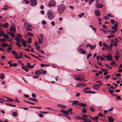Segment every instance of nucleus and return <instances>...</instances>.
I'll use <instances>...</instances> for the list:
<instances>
[{"label":"nucleus","instance_id":"1","mask_svg":"<svg viewBox=\"0 0 122 122\" xmlns=\"http://www.w3.org/2000/svg\"><path fill=\"white\" fill-rule=\"evenodd\" d=\"M57 7L58 11L60 14L62 13L65 9V6L63 4L59 5Z\"/></svg>","mask_w":122,"mask_h":122},{"label":"nucleus","instance_id":"2","mask_svg":"<svg viewBox=\"0 0 122 122\" xmlns=\"http://www.w3.org/2000/svg\"><path fill=\"white\" fill-rule=\"evenodd\" d=\"M54 14L50 10H49L47 12V16L50 20L52 19L54 17Z\"/></svg>","mask_w":122,"mask_h":122},{"label":"nucleus","instance_id":"3","mask_svg":"<svg viewBox=\"0 0 122 122\" xmlns=\"http://www.w3.org/2000/svg\"><path fill=\"white\" fill-rule=\"evenodd\" d=\"M60 111L61 112L63 113V115L61 113H59L58 114V115L60 116L66 117V116L68 115L69 114V113L66 111L61 110Z\"/></svg>","mask_w":122,"mask_h":122},{"label":"nucleus","instance_id":"4","mask_svg":"<svg viewBox=\"0 0 122 122\" xmlns=\"http://www.w3.org/2000/svg\"><path fill=\"white\" fill-rule=\"evenodd\" d=\"M56 4V2L55 1L51 0L49 2L48 6L49 7H51L55 5Z\"/></svg>","mask_w":122,"mask_h":122},{"label":"nucleus","instance_id":"5","mask_svg":"<svg viewBox=\"0 0 122 122\" xmlns=\"http://www.w3.org/2000/svg\"><path fill=\"white\" fill-rule=\"evenodd\" d=\"M30 2L31 5L33 6H35L37 4L36 0H30Z\"/></svg>","mask_w":122,"mask_h":122},{"label":"nucleus","instance_id":"6","mask_svg":"<svg viewBox=\"0 0 122 122\" xmlns=\"http://www.w3.org/2000/svg\"><path fill=\"white\" fill-rule=\"evenodd\" d=\"M87 84L83 83H79L77 84L76 86V87H83L85 86Z\"/></svg>","mask_w":122,"mask_h":122},{"label":"nucleus","instance_id":"7","mask_svg":"<svg viewBox=\"0 0 122 122\" xmlns=\"http://www.w3.org/2000/svg\"><path fill=\"white\" fill-rule=\"evenodd\" d=\"M106 58L107 60L110 61L112 60V57L110 54L108 53V55H107L106 56Z\"/></svg>","mask_w":122,"mask_h":122},{"label":"nucleus","instance_id":"8","mask_svg":"<svg viewBox=\"0 0 122 122\" xmlns=\"http://www.w3.org/2000/svg\"><path fill=\"white\" fill-rule=\"evenodd\" d=\"M42 70H37L35 72L36 75H39L42 73Z\"/></svg>","mask_w":122,"mask_h":122},{"label":"nucleus","instance_id":"9","mask_svg":"<svg viewBox=\"0 0 122 122\" xmlns=\"http://www.w3.org/2000/svg\"><path fill=\"white\" fill-rule=\"evenodd\" d=\"M27 65L25 66L26 67L30 68V69H32L33 68L35 65V64H33L31 65L28 62H27Z\"/></svg>","mask_w":122,"mask_h":122},{"label":"nucleus","instance_id":"10","mask_svg":"<svg viewBox=\"0 0 122 122\" xmlns=\"http://www.w3.org/2000/svg\"><path fill=\"white\" fill-rule=\"evenodd\" d=\"M79 102L77 100L73 101L72 102L71 105L73 106L79 105Z\"/></svg>","mask_w":122,"mask_h":122},{"label":"nucleus","instance_id":"11","mask_svg":"<svg viewBox=\"0 0 122 122\" xmlns=\"http://www.w3.org/2000/svg\"><path fill=\"white\" fill-rule=\"evenodd\" d=\"M9 30L12 32L14 33L16 31V29L14 27L12 26L10 27Z\"/></svg>","mask_w":122,"mask_h":122},{"label":"nucleus","instance_id":"12","mask_svg":"<svg viewBox=\"0 0 122 122\" xmlns=\"http://www.w3.org/2000/svg\"><path fill=\"white\" fill-rule=\"evenodd\" d=\"M75 118L78 120H85L86 119L80 116H77L75 117Z\"/></svg>","mask_w":122,"mask_h":122},{"label":"nucleus","instance_id":"13","mask_svg":"<svg viewBox=\"0 0 122 122\" xmlns=\"http://www.w3.org/2000/svg\"><path fill=\"white\" fill-rule=\"evenodd\" d=\"M103 6V5L100 4V3H97L96 4V7L98 8H101Z\"/></svg>","mask_w":122,"mask_h":122},{"label":"nucleus","instance_id":"14","mask_svg":"<svg viewBox=\"0 0 122 122\" xmlns=\"http://www.w3.org/2000/svg\"><path fill=\"white\" fill-rule=\"evenodd\" d=\"M95 14L97 16H100V14L99 10H96L95 11Z\"/></svg>","mask_w":122,"mask_h":122},{"label":"nucleus","instance_id":"15","mask_svg":"<svg viewBox=\"0 0 122 122\" xmlns=\"http://www.w3.org/2000/svg\"><path fill=\"white\" fill-rule=\"evenodd\" d=\"M117 54L115 56V58L116 60L117 61L119 58V55L120 54L117 52Z\"/></svg>","mask_w":122,"mask_h":122},{"label":"nucleus","instance_id":"16","mask_svg":"<svg viewBox=\"0 0 122 122\" xmlns=\"http://www.w3.org/2000/svg\"><path fill=\"white\" fill-rule=\"evenodd\" d=\"M103 46L104 47H105L106 49H108L110 48V47L105 43L103 42Z\"/></svg>","mask_w":122,"mask_h":122},{"label":"nucleus","instance_id":"17","mask_svg":"<svg viewBox=\"0 0 122 122\" xmlns=\"http://www.w3.org/2000/svg\"><path fill=\"white\" fill-rule=\"evenodd\" d=\"M14 56L15 57V58L16 59H18L21 58H23V57H21V55H18V54L17 55H14Z\"/></svg>","mask_w":122,"mask_h":122},{"label":"nucleus","instance_id":"18","mask_svg":"<svg viewBox=\"0 0 122 122\" xmlns=\"http://www.w3.org/2000/svg\"><path fill=\"white\" fill-rule=\"evenodd\" d=\"M24 26L26 27H31V25L29 24L27 22H25L24 23Z\"/></svg>","mask_w":122,"mask_h":122},{"label":"nucleus","instance_id":"19","mask_svg":"<svg viewBox=\"0 0 122 122\" xmlns=\"http://www.w3.org/2000/svg\"><path fill=\"white\" fill-rule=\"evenodd\" d=\"M93 87L94 88L97 89L100 87L99 85L98 84H95L93 86Z\"/></svg>","mask_w":122,"mask_h":122},{"label":"nucleus","instance_id":"20","mask_svg":"<svg viewBox=\"0 0 122 122\" xmlns=\"http://www.w3.org/2000/svg\"><path fill=\"white\" fill-rule=\"evenodd\" d=\"M80 53L81 54H84L86 52L83 49L81 48L79 50Z\"/></svg>","mask_w":122,"mask_h":122},{"label":"nucleus","instance_id":"21","mask_svg":"<svg viewBox=\"0 0 122 122\" xmlns=\"http://www.w3.org/2000/svg\"><path fill=\"white\" fill-rule=\"evenodd\" d=\"M114 120V119L112 117L110 116L108 117V121L109 122H113Z\"/></svg>","mask_w":122,"mask_h":122},{"label":"nucleus","instance_id":"22","mask_svg":"<svg viewBox=\"0 0 122 122\" xmlns=\"http://www.w3.org/2000/svg\"><path fill=\"white\" fill-rule=\"evenodd\" d=\"M1 46L3 47H8V44L7 43H3L1 44Z\"/></svg>","mask_w":122,"mask_h":122},{"label":"nucleus","instance_id":"23","mask_svg":"<svg viewBox=\"0 0 122 122\" xmlns=\"http://www.w3.org/2000/svg\"><path fill=\"white\" fill-rule=\"evenodd\" d=\"M7 32L9 34V35L11 37H14L15 36V35L13 33L9 31H7Z\"/></svg>","mask_w":122,"mask_h":122},{"label":"nucleus","instance_id":"24","mask_svg":"<svg viewBox=\"0 0 122 122\" xmlns=\"http://www.w3.org/2000/svg\"><path fill=\"white\" fill-rule=\"evenodd\" d=\"M6 99H7L8 100H5V101L6 102H10L12 101H14V100L12 99L9 98L7 97H6Z\"/></svg>","mask_w":122,"mask_h":122},{"label":"nucleus","instance_id":"25","mask_svg":"<svg viewBox=\"0 0 122 122\" xmlns=\"http://www.w3.org/2000/svg\"><path fill=\"white\" fill-rule=\"evenodd\" d=\"M78 77H80V76H74V79L75 80H76L77 81H79V80H80V79L79 78H78Z\"/></svg>","mask_w":122,"mask_h":122},{"label":"nucleus","instance_id":"26","mask_svg":"<svg viewBox=\"0 0 122 122\" xmlns=\"http://www.w3.org/2000/svg\"><path fill=\"white\" fill-rule=\"evenodd\" d=\"M10 7L8 6L7 5H4V7L2 8V9L4 10H6L8 8H10Z\"/></svg>","mask_w":122,"mask_h":122},{"label":"nucleus","instance_id":"27","mask_svg":"<svg viewBox=\"0 0 122 122\" xmlns=\"http://www.w3.org/2000/svg\"><path fill=\"white\" fill-rule=\"evenodd\" d=\"M5 77V75L3 73H1L0 74V78L1 80L3 79Z\"/></svg>","mask_w":122,"mask_h":122},{"label":"nucleus","instance_id":"28","mask_svg":"<svg viewBox=\"0 0 122 122\" xmlns=\"http://www.w3.org/2000/svg\"><path fill=\"white\" fill-rule=\"evenodd\" d=\"M22 41L23 45L24 47H25L26 46L27 44L25 41L23 39H22Z\"/></svg>","mask_w":122,"mask_h":122},{"label":"nucleus","instance_id":"29","mask_svg":"<svg viewBox=\"0 0 122 122\" xmlns=\"http://www.w3.org/2000/svg\"><path fill=\"white\" fill-rule=\"evenodd\" d=\"M79 105H80L81 107H86V105L85 103H84L81 102L80 103L79 102Z\"/></svg>","mask_w":122,"mask_h":122},{"label":"nucleus","instance_id":"30","mask_svg":"<svg viewBox=\"0 0 122 122\" xmlns=\"http://www.w3.org/2000/svg\"><path fill=\"white\" fill-rule=\"evenodd\" d=\"M28 99L29 100H30L33 101H34L36 102L37 101V99H36L32 98L31 97L29 98Z\"/></svg>","mask_w":122,"mask_h":122},{"label":"nucleus","instance_id":"31","mask_svg":"<svg viewBox=\"0 0 122 122\" xmlns=\"http://www.w3.org/2000/svg\"><path fill=\"white\" fill-rule=\"evenodd\" d=\"M118 25H116V24H115V25H114V26L112 27V28L114 30H117V27Z\"/></svg>","mask_w":122,"mask_h":122},{"label":"nucleus","instance_id":"32","mask_svg":"<svg viewBox=\"0 0 122 122\" xmlns=\"http://www.w3.org/2000/svg\"><path fill=\"white\" fill-rule=\"evenodd\" d=\"M85 93L88 94V93H94L93 92L91 91V90L87 91L84 92Z\"/></svg>","mask_w":122,"mask_h":122},{"label":"nucleus","instance_id":"33","mask_svg":"<svg viewBox=\"0 0 122 122\" xmlns=\"http://www.w3.org/2000/svg\"><path fill=\"white\" fill-rule=\"evenodd\" d=\"M15 40L17 41L20 42L21 43L22 41V40L21 41L20 39L19 38H16L15 39Z\"/></svg>","mask_w":122,"mask_h":122},{"label":"nucleus","instance_id":"34","mask_svg":"<svg viewBox=\"0 0 122 122\" xmlns=\"http://www.w3.org/2000/svg\"><path fill=\"white\" fill-rule=\"evenodd\" d=\"M115 36L114 34L111 35L109 36H107V37L108 38H113Z\"/></svg>","mask_w":122,"mask_h":122},{"label":"nucleus","instance_id":"35","mask_svg":"<svg viewBox=\"0 0 122 122\" xmlns=\"http://www.w3.org/2000/svg\"><path fill=\"white\" fill-rule=\"evenodd\" d=\"M9 26V24L7 23H5L4 24V26L5 28L8 27Z\"/></svg>","mask_w":122,"mask_h":122},{"label":"nucleus","instance_id":"36","mask_svg":"<svg viewBox=\"0 0 122 122\" xmlns=\"http://www.w3.org/2000/svg\"><path fill=\"white\" fill-rule=\"evenodd\" d=\"M32 40L30 37H29L28 38V40L27 41V42L29 44L31 43Z\"/></svg>","mask_w":122,"mask_h":122},{"label":"nucleus","instance_id":"37","mask_svg":"<svg viewBox=\"0 0 122 122\" xmlns=\"http://www.w3.org/2000/svg\"><path fill=\"white\" fill-rule=\"evenodd\" d=\"M27 35L30 36H33L34 35L31 33L28 32Z\"/></svg>","mask_w":122,"mask_h":122},{"label":"nucleus","instance_id":"38","mask_svg":"<svg viewBox=\"0 0 122 122\" xmlns=\"http://www.w3.org/2000/svg\"><path fill=\"white\" fill-rule=\"evenodd\" d=\"M57 106L59 107H61V108H64L65 107V105H62L60 104H59L57 105Z\"/></svg>","mask_w":122,"mask_h":122},{"label":"nucleus","instance_id":"39","mask_svg":"<svg viewBox=\"0 0 122 122\" xmlns=\"http://www.w3.org/2000/svg\"><path fill=\"white\" fill-rule=\"evenodd\" d=\"M4 34V31H0V36L1 37L2 36H3Z\"/></svg>","mask_w":122,"mask_h":122},{"label":"nucleus","instance_id":"40","mask_svg":"<svg viewBox=\"0 0 122 122\" xmlns=\"http://www.w3.org/2000/svg\"><path fill=\"white\" fill-rule=\"evenodd\" d=\"M3 36L4 37H5L6 39H7L9 38V36L6 34H4Z\"/></svg>","mask_w":122,"mask_h":122},{"label":"nucleus","instance_id":"41","mask_svg":"<svg viewBox=\"0 0 122 122\" xmlns=\"http://www.w3.org/2000/svg\"><path fill=\"white\" fill-rule=\"evenodd\" d=\"M99 118V117L98 116H96L94 117V121H96Z\"/></svg>","mask_w":122,"mask_h":122},{"label":"nucleus","instance_id":"42","mask_svg":"<svg viewBox=\"0 0 122 122\" xmlns=\"http://www.w3.org/2000/svg\"><path fill=\"white\" fill-rule=\"evenodd\" d=\"M40 36L42 40V43H43L44 41V38L42 34H41L40 35Z\"/></svg>","mask_w":122,"mask_h":122},{"label":"nucleus","instance_id":"43","mask_svg":"<svg viewBox=\"0 0 122 122\" xmlns=\"http://www.w3.org/2000/svg\"><path fill=\"white\" fill-rule=\"evenodd\" d=\"M90 111H92V112H94L95 111V109L93 107H91L90 108Z\"/></svg>","mask_w":122,"mask_h":122},{"label":"nucleus","instance_id":"44","mask_svg":"<svg viewBox=\"0 0 122 122\" xmlns=\"http://www.w3.org/2000/svg\"><path fill=\"white\" fill-rule=\"evenodd\" d=\"M84 14V13H81L80 15H78V16L80 18H81L82 16H83Z\"/></svg>","mask_w":122,"mask_h":122},{"label":"nucleus","instance_id":"45","mask_svg":"<svg viewBox=\"0 0 122 122\" xmlns=\"http://www.w3.org/2000/svg\"><path fill=\"white\" fill-rule=\"evenodd\" d=\"M89 26L91 27V28H92V29L93 30H94V31H96V28H93V25H89Z\"/></svg>","mask_w":122,"mask_h":122},{"label":"nucleus","instance_id":"46","mask_svg":"<svg viewBox=\"0 0 122 122\" xmlns=\"http://www.w3.org/2000/svg\"><path fill=\"white\" fill-rule=\"evenodd\" d=\"M86 109L84 108H83L82 109V113H85L86 112Z\"/></svg>","mask_w":122,"mask_h":122},{"label":"nucleus","instance_id":"47","mask_svg":"<svg viewBox=\"0 0 122 122\" xmlns=\"http://www.w3.org/2000/svg\"><path fill=\"white\" fill-rule=\"evenodd\" d=\"M108 32L110 33H115L116 31L115 30H108Z\"/></svg>","mask_w":122,"mask_h":122},{"label":"nucleus","instance_id":"48","mask_svg":"<svg viewBox=\"0 0 122 122\" xmlns=\"http://www.w3.org/2000/svg\"><path fill=\"white\" fill-rule=\"evenodd\" d=\"M12 53L13 54L17 55L18 54V53L15 51L12 50Z\"/></svg>","mask_w":122,"mask_h":122},{"label":"nucleus","instance_id":"49","mask_svg":"<svg viewBox=\"0 0 122 122\" xmlns=\"http://www.w3.org/2000/svg\"><path fill=\"white\" fill-rule=\"evenodd\" d=\"M6 105H7L8 106H12L14 107H15L16 106L15 105L11 104H10L9 103H6Z\"/></svg>","mask_w":122,"mask_h":122},{"label":"nucleus","instance_id":"50","mask_svg":"<svg viewBox=\"0 0 122 122\" xmlns=\"http://www.w3.org/2000/svg\"><path fill=\"white\" fill-rule=\"evenodd\" d=\"M12 115L13 116L15 117L17 116V114L16 112H13Z\"/></svg>","mask_w":122,"mask_h":122},{"label":"nucleus","instance_id":"51","mask_svg":"<svg viewBox=\"0 0 122 122\" xmlns=\"http://www.w3.org/2000/svg\"><path fill=\"white\" fill-rule=\"evenodd\" d=\"M96 46L95 45H91L90 47L91 49H93L95 48Z\"/></svg>","mask_w":122,"mask_h":122},{"label":"nucleus","instance_id":"52","mask_svg":"<svg viewBox=\"0 0 122 122\" xmlns=\"http://www.w3.org/2000/svg\"><path fill=\"white\" fill-rule=\"evenodd\" d=\"M92 55V54H90L89 53V54H88L87 55V59H88L89 57L90 56H91Z\"/></svg>","mask_w":122,"mask_h":122},{"label":"nucleus","instance_id":"53","mask_svg":"<svg viewBox=\"0 0 122 122\" xmlns=\"http://www.w3.org/2000/svg\"><path fill=\"white\" fill-rule=\"evenodd\" d=\"M80 79V80H82V81H85V79L84 77H81L80 76V77H79Z\"/></svg>","mask_w":122,"mask_h":122},{"label":"nucleus","instance_id":"54","mask_svg":"<svg viewBox=\"0 0 122 122\" xmlns=\"http://www.w3.org/2000/svg\"><path fill=\"white\" fill-rule=\"evenodd\" d=\"M32 28H27L25 30L26 31L30 30L31 31H32Z\"/></svg>","mask_w":122,"mask_h":122},{"label":"nucleus","instance_id":"55","mask_svg":"<svg viewBox=\"0 0 122 122\" xmlns=\"http://www.w3.org/2000/svg\"><path fill=\"white\" fill-rule=\"evenodd\" d=\"M4 102V100L2 97L0 98V103H3Z\"/></svg>","mask_w":122,"mask_h":122},{"label":"nucleus","instance_id":"56","mask_svg":"<svg viewBox=\"0 0 122 122\" xmlns=\"http://www.w3.org/2000/svg\"><path fill=\"white\" fill-rule=\"evenodd\" d=\"M100 30L102 31L105 34H107V31L104 30L103 29H100Z\"/></svg>","mask_w":122,"mask_h":122},{"label":"nucleus","instance_id":"57","mask_svg":"<svg viewBox=\"0 0 122 122\" xmlns=\"http://www.w3.org/2000/svg\"><path fill=\"white\" fill-rule=\"evenodd\" d=\"M16 36H17V38H19V37H22V36L20 34H17L16 35Z\"/></svg>","mask_w":122,"mask_h":122},{"label":"nucleus","instance_id":"58","mask_svg":"<svg viewBox=\"0 0 122 122\" xmlns=\"http://www.w3.org/2000/svg\"><path fill=\"white\" fill-rule=\"evenodd\" d=\"M24 101L25 102H27V103H30V104H33V105H35V104L34 103H32V102H28V101H25V100Z\"/></svg>","mask_w":122,"mask_h":122},{"label":"nucleus","instance_id":"59","mask_svg":"<svg viewBox=\"0 0 122 122\" xmlns=\"http://www.w3.org/2000/svg\"><path fill=\"white\" fill-rule=\"evenodd\" d=\"M42 24L43 25H45L46 24V22L45 20H42Z\"/></svg>","mask_w":122,"mask_h":122},{"label":"nucleus","instance_id":"60","mask_svg":"<svg viewBox=\"0 0 122 122\" xmlns=\"http://www.w3.org/2000/svg\"><path fill=\"white\" fill-rule=\"evenodd\" d=\"M40 112L41 113L44 114H47L48 113V112Z\"/></svg>","mask_w":122,"mask_h":122},{"label":"nucleus","instance_id":"61","mask_svg":"<svg viewBox=\"0 0 122 122\" xmlns=\"http://www.w3.org/2000/svg\"><path fill=\"white\" fill-rule=\"evenodd\" d=\"M38 42L39 44H41L42 43V40H41V39L39 38L38 39Z\"/></svg>","mask_w":122,"mask_h":122},{"label":"nucleus","instance_id":"62","mask_svg":"<svg viewBox=\"0 0 122 122\" xmlns=\"http://www.w3.org/2000/svg\"><path fill=\"white\" fill-rule=\"evenodd\" d=\"M100 69L103 71H107V70L106 69H105L103 68H101Z\"/></svg>","mask_w":122,"mask_h":122},{"label":"nucleus","instance_id":"63","mask_svg":"<svg viewBox=\"0 0 122 122\" xmlns=\"http://www.w3.org/2000/svg\"><path fill=\"white\" fill-rule=\"evenodd\" d=\"M16 45L18 46H21V44L18 42H16Z\"/></svg>","mask_w":122,"mask_h":122},{"label":"nucleus","instance_id":"64","mask_svg":"<svg viewBox=\"0 0 122 122\" xmlns=\"http://www.w3.org/2000/svg\"><path fill=\"white\" fill-rule=\"evenodd\" d=\"M21 108L25 110H28V108L27 107H21Z\"/></svg>","mask_w":122,"mask_h":122}]
</instances>
